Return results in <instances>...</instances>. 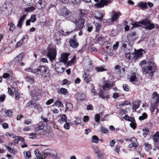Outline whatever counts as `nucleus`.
I'll list each match as a JSON object with an SVG mask.
<instances>
[{
	"instance_id": "obj_14",
	"label": "nucleus",
	"mask_w": 159,
	"mask_h": 159,
	"mask_svg": "<svg viewBox=\"0 0 159 159\" xmlns=\"http://www.w3.org/2000/svg\"><path fill=\"white\" fill-rule=\"evenodd\" d=\"M69 44L70 46L73 48H76L79 45V43L77 42L76 39V35H74L73 38L70 39Z\"/></svg>"
},
{
	"instance_id": "obj_46",
	"label": "nucleus",
	"mask_w": 159,
	"mask_h": 159,
	"mask_svg": "<svg viewBox=\"0 0 159 159\" xmlns=\"http://www.w3.org/2000/svg\"><path fill=\"white\" fill-rule=\"evenodd\" d=\"M12 112L10 110H7L6 112L5 115L6 116L10 117L12 116Z\"/></svg>"
},
{
	"instance_id": "obj_35",
	"label": "nucleus",
	"mask_w": 159,
	"mask_h": 159,
	"mask_svg": "<svg viewBox=\"0 0 159 159\" xmlns=\"http://www.w3.org/2000/svg\"><path fill=\"white\" fill-rule=\"evenodd\" d=\"M8 25L10 26L9 30L13 31L15 29V26L10 21H9Z\"/></svg>"
},
{
	"instance_id": "obj_36",
	"label": "nucleus",
	"mask_w": 159,
	"mask_h": 159,
	"mask_svg": "<svg viewBox=\"0 0 159 159\" xmlns=\"http://www.w3.org/2000/svg\"><path fill=\"white\" fill-rule=\"evenodd\" d=\"M54 104L55 106L57 107H63L62 103L59 100L56 101L55 102Z\"/></svg>"
},
{
	"instance_id": "obj_6",
	"label": "nucleus",
	"mask_w": 159,
	"mask_h": 159,
	"mask_svg": "<svg viewBox=\"0 0 159 159\" xmlns=\"http://www.w3.org/2000/svg\"><path fill=\"white\" fill-rule=\"evenodd\" d=\"M59 15L64 17L66 19H70L72 16L71 12L68 10L65 7L61 8L58 11Z\"/></svg>"
},
{
	"instance_id": "obj_31",
	"label": "nucleus",
	"mask_w": 159,
	"mask_h": 159,
	"mask_svg": "<svg viewBox=\"0 0 159 159\" xmlns=\"http://www.w3.org/2000/svg\"><path fill=\"white\" fill-rule=\"evenodd\" d=\"M130 141L134 147H137L138 146V143L137 142V140L135 138H133L130 139Z\"/></svg>"
},
{
	"instance_id": "obj_44",
	"label": "nucleus",
	"mask_w": 159,
	"mask_h": 159,
	"mask_svg": "<svg viewBox=\"0 0 159 159\" xmlns=\"http://www.w3.org/2000/svg\"><path fill=\"white\" fill-rule=\"evenodd\" d=\"M143 135L144 137H145L149 132V129L147 128H145L143 129Z\"/></svg>"
},
{
	"instance_id": "obj_16",
	"label": "nucleus",
	"mask_w": 159,
	"mask_h": 159,
	"mask_svg": "<svg viewBox=\"0 0 159 159\" xmlns=\"http://www.w3.org/2000/svg\"><path fill=\"white\" fill-rule=\"evenodd\" d=\"M112 13L111 20L112 22L116 20L121 15V13L119 12H116L114 11H113Z\"/></svg>"
},
{
	"instance_id": "obj_38",
	"label": "nucleus",
	"mask_w": 159,
	"mask_h": 159,
	"mask_svg": "<svg viewBox=\"0 0 159 159\" xmlns=\"http://www.w3.org/2000/svg\"><path fill=\"white\" fill-rule=\"evenodd\" d=\"M24 154L25 157L26 159H29V158L31 156V153L29 151L26 152H24Z\"/></svg>"
},
{
	"instance_id": "obj_42",
	"label": "nucleus",
	"mask_w": 159,
	"mask_h": 159,
	"mask_svg": "<svg viewBox=\"0 0 159 159\" xmlns=\"http://www.w3.org/2000/svg\"><path fill=\"white\" fill-rule=\"evenodd\" d=\"M79 100H83L85 99L86 98V95L84 93H81L78 96Z\"/></svg>"
},
{
	"instance_id": "obj_19",
	"label": "nucleus",
	"mask_w": 159,
	"mask_h": 159,
	"mask_svg": "<svg viewBox=\"0 0 159 159\" xmlns=\"http://www.w3.org/2000/svg\"><path fill=\"white\" fill-rule=\"evenodd\" d=\"M98 95L102 99H107L109 97V95L108 94L104 93L102 90H101L99 92Z\"/></svg>"
},
{
	"instance_id": "obj_40",
	"label": "nucleus",
	"mask_w": 159,
	"mask_h": 159,
	"mask_svg": "<svg viewBox=\"0 0 159 159\" xmlns=\"http://www.w3.org/2000/svg\"><path fill=\"white\" fill-rule=\"evenodd\" d=\"M60 93L64 95H65L67 93V90L64 88H61L60 89Z\"/></svg>"
},
{
	"instance_id": "obj_28",
	"label": "nucleus",
	"mask_w": 159,
	"mask_h": 159,
	"mask_svg": "<svg viewBox=\"0 0 159 159\" xmlns=\"http://www.w3.org/2000/svg\"><path fill=\"white\" fill-rule=\"evenodd\" d=\"M79 11L80 12V18H84V20H85V18L86 16V14L85 13V11L84 10L79 9Z\"/></svg>"
},
{
	"instance_id": "obj_60",
	"label": "nucleus",
	"mask_w": 159,
	"mask_h": 159,
	"mask_svg": "<svg viewBox=\"0 0 159 159\" xmlns=\"http://www.w3.org/2000/svg\"><path fill=\"white\" fill-rule=\"evenodd\" d=\"M36 20V16L35 15H32L30 18V21L32 22H34Z\"/></svg>"
},
{
	"instance_id": "obj_37",
	"label": "nucleus",
	"mask_w": 159,
	"mask_h": 159,
	"mask_svg": "<svg viewBox=\"0 0 159 159\" xmlns=\"http://www.w3.org/2000/svg\"><path fill=\"white\" fill-rule=\"evenodd\" d=\"M103 15L99 12L97 13V16H95L96 19H98L99 20L101 21L103 18Z\"/></svg>"
},
{
	"instance_id": "obj_23",
	"label": "nucleus",
	"mask_w": 159,
	"mask_h": 159,
	"mask_svg": "<svg viewBox=\"0 0 159 159\" xmlns=\"http://www.w3.org/2000/svg\"><path fill=\"white\" fill-rule=\"evenodd\" d=\"M112 87V84L108 83H106L105 84L102 86L103 89L105 91L109 90Z\"/></svg>"
},
{
	"instance_id": "obj_11",
	"label": "nucleus",
	"mask_w": 159,
	"mask_h": 159,
	"mask_svg": "<svg viewBox=\"0 0 159 159\" xmlns=\"http://www.w3.org/2000/svg\"><path fill=\"white\" fill-rule=\"evenodd\" d=\"M2 13L6 15H8L10 13V9L9 5L4 4L1 8Z\"/></svg>"
},
{
	"instance_id": "obj_30",
	"label": "nucleus",
	"mask_w": 159,
	"mask_h": 159,
	"mask_svg": "<svg viewBox=\"0 0 159 159\" xmlns=\"http://www.w3.org/2000/svg\"><path fill=\"white\" fill-rule=\"evenodd\" d=\"M34 0H23V2L26 5L30 6L33 5Z\"/></svg>"
},
{
	"instance_id": "obj_13",
	"label": "nucleus",
	"mask_w": 159,
	"mask_h": 159,
	"mask_svg": "<svg viewBox=\"0 0 159 159\" xmlns=\"http://www.w3.org/2000/svg\"><path fill=\"white\" fill-rule=\"evenodd\" d=\"M110 3V0H101L95 6L96 7L100 8L104 7L105 6H107L108 4Z\"/></svg>"
},
{
	"instance_id": "obj_20",
	"label": "nucleus",
	"mask_w": 159,
	"mask_h": 159,
	"mask_svg": "<svg viewBox=\"0 0 159 159\" xmlns=\"http://www.w3.org/2000/svg\"><path fill=\"white\" fill-rule=\"evenodd\" d=\"M66 110L68 111H71L73 108V106L72 103L69 102H66Z\"/></svg>"
},
{
	"instance_id": "obj_15",
	"label": "nucleus",
	"mask_w": 159,
	"mask_h": 159,
	"mask_svg": "<svg viewBox=\"0 0 159 159\" xmlns=\"http://www.w3.org/2000/svg\"><path fill=\"white\" fill-rule=\"evenodd\" d=\"M46 5L44 0H39L36 3V7L39 9H41L44 8Z\"/></svg>"
},
{
	"instance_id": "obj_17",
	"label": "nucleus",
	"mask_w": 159,
	"mask_h": 159,
	"mask_svg": "<svg viewBox=\"0 0 159 159\" xmlns=\"http://www.w3.org/2000/svg\"><path fill=\"white\" fill-rule=\"evenodd\" d=\"M136 35V33L134 32H133L128 34L127 36V39L129 41H134L135 39H136L135 38Z\"/></svg>"
},
{
	"instance_id": "obj_43",
	"label": "nucleus",
	"mask_w": 159,
	"mask_h": 159,
	"mask_svg": "<svg viewBox=\"0 0 159 159\" xmlns=\"http://www.w3.org/2000/svg\"><path fill=\"white\" fill-rule=\"evenodd\" d=\"M147 114L145 113H143L142 116H140L139 117V119L140 120H143L147 118Z\"/></svg>"
},
{
	"instance_id": "obj_4",
	"label": "nucleus",
	"mask_w": 159,
	"mask_h": 159,
	"mask_svg": "<svg viewBox=\"0 0 159 159\" xmlns=\"http://www.w3.org/2000/svg\"><path fill=\"white\" fill-rule=\"evenodd\" d=\"M48 156L52 157L54 159H56L57 156V153L56 151L51 149H48L45 150L43 154L39 159H44Z\"/></svg>"
},
{
	"instance_id": "obj_12",
	"label": "nucleus",
	"mask_w": 159,
	"mask_h": 159,
	"mask_svg": "<svg viewBox=\"0 0 159 159\" xmlns=\"http://www.w3.org/2000/svg\"><path fill=\"white\" fill-rule=\"evenodd\" d=\"M72 31L69 32L67 31L65 33H64V32L63 30H61V32H59L57 34H55V37L56 39V40L57 41V44L58 45H59L60 43V37H59V38L58 39V38H57L56 37H57V36H62L63 35L66 36V34H70Z\"/></svg>"
},
{
	"instance_id": "obj_39",
	"label": "nucleus",
	"mask_w": 159,
	"mask_h": 159,
	"mask_svg": "<svg viewBox=\"0 0 159 159\" xmlns=\"http://www.w3.org/2000/svg\"><path fill=\"white\" fill-rule=\"evenodd\" d=\"M124 118L125 120H128L130 122H133V121H134V120L133 117H129L127 115L125 116L124 117Z\"/></svg>"
},
{
	"instance_id": "obj_53",
	"label": "nucleus",
	"mask_w": 159,
	"mask_h": 159,
	"mask_svg": "<svg viewBox=\"0 0 159 159\" xmlns=\"http://www.w3.org/2000/svg\"><path fill=\"white\" fill-rule=\"evenodd\" d=\"M136 79V75H132L130 78L129 80L131 82H134Z\"/></svg>"
},
{
	"instance_id": "obj_50",
	"label": "nucleus",
	"mask_w": 159,
	"mask_h": 159,
	"mask_svg": "<svg viewBox=\"0 0 159 159\" xmlns=\"http://www.w3.org/2000/svg\"><path fill=\"white\" fill-rule=\"evenodd\" d=\"M95 69L98 72L103 71L107 70L106 69L101 67H96Z\"/></svg>"
},
{
	"instance_id": "obj_25",
	"label": "nucleus",
	"mask_w": 159,
	"mask_h": 159,
	"mask_svg": "<svg viewBox=\"0 0 159 159\" xmlns=\"http://www.w3.org/2000/svg\"><path fill=\"white\" fill-rule=\"evenodd\" d=\"M17 91V90L15 88H13L11 89L9 88H8V93L12 97H13L14 94L15 92Z\"/></svg>"
},
{
	"instance_id": "obj_64",
	"label": "nucleus",
	"mask_w": 159,
	"mask_h": 159,
	"mask_svg": "<svg viewBox=\"0 0 159 159\" xmlns=\"http://www.w3.org/2000/svg\"><path fill=\"white\" fill-rule=\"evenodd\" d=\"M64 127L65 129H70V125L69 123L66 122V123L64 125Z\"/></svg>"
},
{
	"instance_id": "obj_59",
	"label": "nucleus",
	"mask_w": 159,
	"mask_h": 159,
	"mask_svg": "<svg viewBox=\"0 0 159 159\" xmlns=\"http://www.w3.org/2000/svg\"><path fill=\"white\" fill-rule=\"evenodd\" d=\"M100 131L101 132L103 133H106L108 131V130L107 128L103 127H101L100 129Z\"/></svg>"
},
{
	"instance_id": "obj_62",
	"label": "nucleus",
	"mask_w": 159,
	"mask_h": 159,
	"mask_svg": "<svg viewBox=\"0 0 159 159\" xmlns=\"http://www.w3.org/2000/svg\"><path fill=\"white\" fill-rule=\"evenodd\" d=\"M66 119L67 117L65 114L63 115L61 118V120L62 121H64L65 122H67Z\"/></svg>"
},
{
	"instance_id": "obj_2",
	"label": "nucleus",
	"mask_w": 159,
	"mask_h": 159,
	"mask_svg": "<svg viewBox=\"0 0 159 159\" xmlns=\"http://www.w3.org/2000/svg\"><path fill=\"white\" fill-rule=\"evenodd\" d=\"M68 56L69 54L67 53L62 54L61 57L59 58V62L57 63L55 65V70L58 74L63 72V70H59V69L61 67L60 62H62L66 63L67 61Z\"/></svg>"
},
{
	"instance_id": "obj_45",
	"label": "nucleus",
	"mask_w": 159,
	"mask_h": 159,
	"mask_svg": "<svg viewBox=\"0 0 159 159\" xmlns=\"http://www.w3.org/2000/svg\"><path fill=\"white\" fill-rule=\"evenodd\" d=\"M129 52V50L127 52H125V55L126 58H127L129 60H131V57H130V54Z\"/></svg>"
},
{
	"instance_id": "obj_32",
	"label": "nucleus",
	"mask_w": 159,
	"mask_h": 159,
	"mask_svg": "<svg viewBox=\"0 0 159 159\" xmlns=\"http://www.w3.org/2000/svg\"><path fill=\"white\" fill-rule=\"evenodd\" d=\"M24 55L23 53H21L19 54L14 58L15 60L18 61H22Z\"/></svg>"
},
{
	"instance_id": "obj_10",
	"label": "nucleus",
	"mask_w": 159,
	"mask_h": 159,
	"mask_svg": "<svg viewBox=\"0 0 159 159\" xmlns=\"http://www.w3.org/2000/svg\"><path fill=\"white\" fill-rule=\"evenodd\" d=\"M74 23L76 25V29H81L84 27V18H80L78 20H76Z\"/></svg>"
},
{
	"instance_id": "obj_29",
	"label": "nucleus",
	"mask_w": 159,
	"mask_h": 159,
	"mask_svg": "<svg viewBox=\"0 0 159 159\" xmlns=\"http://www.w3.org/2000/svg\"><path fill=\"white\" fill-rule=\"evenodd\" d=\"M153 139L154 142L159 141V132L157 131L152 137Z\"/></svg>"
},
{
	"instance_id": "obj_18",
	"label": "nucleus",
	"mask_w": 159,
	"mask_h": 159,
	"mask_svg": "<svg viewBox=\"0 0 159 159\" xmlns=\"http://www.w3.org/2000/svg\"><path fill=\"white\" fill-rule=\"evenodd\" d=\"M44 126L45 125L44 122L42 121H40L37 124V126L34 128V130L38 131L39 130H42L44 129Z\"/></svg>"
},
{
	"instance_id": "obj_41",
	"label": "nucleus",
	"mask_w": 159,
	"mask_h": 159,
	"mask_svg": "<svg viewBox=\"0 0 159 159\" xmlns=\"http://www.w3.org/2000/svg\"><path fill=\"white\" fill-rule=\"evenodd\" d=\"M91 141L92 142L95 143H98V138L96 135H94L93 136Z\"/></svg>"
},
{
	"instance_id": "obj_54",
	"label": "nucleus",
	"mask_w": 159,
	"mask_h": 159,
	"mask_svg": "<svg viewBox=\"0 0 159 159\" xmlns=\"http://www.w3.org/2000/svg\"><path fill=\"white\" fill-rule=\"evenodd\" d=\"M6 148L8 150V151L11 154H13L14 153V150L12 149L11 148L7 146H5Z\"/></svg>"
},
{
	"instance_id": "obj_58",
	"label": "nucleus",
	"mask_w": 159,
	"mask_h": 159,
	"mask_svg": "<svg viewBox=\"0 0 159 159\" xmlns=\"http://www.w3.org/2000/svg\"><path fill=\"white\" fill-rule=\"evenodd\" d=\"M130 102L128 101H125V102H122L121 104H120L119 106L121 107L122 106L125 105L129 104Z\"/></svg>"
},
{
	"instance_id": "obj_33",
	"label": "nucleus",
	"mask_w": 159,
	"mask_h": 159,
	"mask_svg": "<svg viewBox=\"0 0 159 159\" xmlns=\"http://www.w3.org/2000/svg\"><path fill=\"white\" fill-rule=\"evenodd\" d=\"M34 105H36V103L33 101H30L26 104L27 107H30L31 108H34L35 107Z\"/></svg>"
},
{
	"instance_id": "obj_55",
	"label": "nucleus",
	"mask_w": 159,
	"mask_h": 159,
	"mask_svg": "<svg viewBox=\"0 0 159 159\" xmlns=\"http://www.w3.org/2000/svg\"><path fill=\"white\" fill-rule=\"evenodd\" d=\"M95 31L96 32L98 31L100 27V24L96 23L95 24Z\"/></svg>"
},
{
	"instance_id": "obj_48",
	"label": "nucleus",
	"mask_w": 159,
	"mask_h": 159,
	"mask_svg": "<svg viewBox=\"0 0 159 159\" xmlns=\"http://www.w3.org/2000/svg\"><path fill=\"white\" fill-rule=\"evenodd\" d=\"M24 123L27 125H29L32 123V120L31 119H27L25 120Z\"/></svg>"
},
{
	"instance_id": "obj_57",
	"label": "nucleus",
	"mask_w": 159,
	"mask_h": 159,
	"mask_svg": "<svg viewBox=\"0 0 159 159\" xmlns=\"http://www.w3.org/2000/svg\"><path fill=\"white\" fill-rule=\"evenodd\" d=\"M123 88L124 90L126 91H129V87L127 84H124L123 86Z\"/></svg>"
},
{
	"instance_id": "obj_3",
	"label": "nucleus",
	"mask_w": 159,
	"mask_h": 159,
	"mask_svg": "<svg viewBox=\"0 0 159 159\" xmlns=\"http://www.w3.org/2000/svg\"><path fill=\"white\" fill-rule=\"evenodd\" d=\"M35 73H37L44 77H49L50 75L48 68L44 66H39L38 68L35 70Z\"/></svg>"
},
{
	"instance_id": "obj_5",
	"label": "nucleus",
	"mask_w": 159,
	"mask_h": 159,
	"mask_svg": "<svg viewBox=\"0 0 159 159\" xmlns=\"http://www.w3.org/2000/svg\"><path fill=\"white\" fill-rule=\"evenodd\" d=\"M152 100L151 101V108L154 111V110L158 109L157 108L158 103L159 102V94H157L156 92L153 93L152 95Z\"/></svg>"
},
{
	"instance_id": "obj_51",
	"label": "nucleus",
	"mask_w": 159,
	"mask_h": 159,
	"mask_svg": "<svg viewBox=\"0 0 159 159\" xmlns=\"http://www.w3.org/2000/svg\"><path fill=\"white\" fill-rule=\"evenodd\" d=\"M26 80L27 82H30L31 81V84H34V80L32 78H30L28 76H26Z\"/></svg>"
},
{
	"instance_id": "obj_49",
	"label": "nucleus",
	"mask_w": 159,
	"mask_h": 159,
	"mask_svg": "<svg viewBox=\"0 0 159 159\" xmlns=\"http://www.w3.org/2000/svg\"><path fill=\"white\" fill-rule=\"evenodd\" d=\"M142 49L138 50L135 53V56L137 57H139L142 55Z\"/></svg>"
},
{
	"instance_id": "obj_27",
	"label": "nucleus",
	"mask_w": 159,
	"mask_h": 159,
	"mask_svg": "<svg viewBox=\"0 0 159 159\" xmlns=\"http://www.w3.org/2000/svg\"><path fill=\"white\" fill-rule=\"evenodd\" d=\"M83 78L84 80L87 83H88L90 79V77L87 74L86 72H84L83 75Z\"/></svg>"
},
{
	"instance_id": "obj_22",
	"label": "nucleus",
	"mask_w": 159,
	"mask_h": 159,
	"mask_svg": "<svg viewBox=\"0 0 159 159\" xmlns=\"http://www.w3.org/2000/svg\"><path fill=\"white\" fill-rule=\"evenodd\" d=\"M137 7L141 8L142 10L146 9L148 8L147 3L145 2H141L139 3Z\"/></svg>"
},
{
	"instance_id": "obj_7",
	"label": "nucleus",
	"mask_w": 159,
	"mask_h": 159,
	"mask_svg": "<svg viewBox=\"0 0 159 159\" xmlns=\"http://www.w3.org/2000/svg\"><path fill=\"white\" fill-rule=\"evenodd\" d=\"M139 23L145 26L144 28L147 30H151L154 28L153 24L150 23V21L148 19H145L139 22Z\"/></svg>"
},
{
	"instance_id": "obj_34",
	"label": "nucleus",
	"mask_w": 159,
	"mask_h": 159,
	"mask_svg": "<svg viewBox=\"0 0 159 159\" xmlns=\"http://www.w3.org/2000/svg\"><path fill=\"white\" fill-rule=\"evenodd\" d=\"M35 10V7L34 6H32L30 7H26L25 8V12H31Z\"/></svg>"
},
{
	"instance_id": "obj_21",
	"label": "nucleus",
	"mask_w": 159,
	"mask_h": 159,
	"mask_svg": "<svg viewBox=\"0 0 159 159\" xmlns=\"http://www.w3.org/2000/svg\"><path fill=\"white\" fill-rule=\"evenodd\" d=\"M43 134L49 138L52 137L53 135V131L52 130H48L44 131H43Z\"/></svg>"
},
{
	"instance_id": "obj_26",
	"label": "nucleus",
	"mask_w": 159,
	"mask_h": 159,
	"mask_svg": "<svg viewBox=\"0 0 159 159\" xmlns=\"http://www.w3.org/2000/svg\"><path fill=\"white\" fill-rule=\"evenodd\" d=\"M141 101L140 100H137V101L133 102L132 109L133 110H136L139 107Z\"/></svg>"
},
{
	"instance_id": "obj_47",
	"label": "nucleus",
	"mask_w": 159,
	"mask_h": 159,
	"mask_svg": "<svg viewBox=\"0 0 159 159\" xmlns=\"http://www.w3.org/2000/svg\"><path fill=\"white\" fill-rule=\"evenodd\" d=\"M80 3V0H69V4L71 3L73 5Z\"/></svg>"
},
{
	"instance_id": "obj_8",
	"label": "nucleus",
	"mask_w": 159,
	"mask_h": 159,
	"mask_svg": "<svg viewBox=\"0 0 159 159\" xmlns=\"http://www.w3.org/2000/svg\"><path fill=\"white\" fill-rule=\"evenodd\" d=\"M30 92L32 98L35 100L38 99V97L41 93V90L35 86L31 87Z\"/></svg>"
},
{
	"instance_id": "obj_56",
	"label": "nucleus",
	"mask_w": 159,
	"mask_h": 159,
	"mask_svg": "<svg viewBox=\"0 0 159 159\" xmlns=\"http://www.w3.org/2000/svg\"><path fill=\"white\" fill-rule=\"evenodd\" d=\"M154 142V146L155 147L153 148L154 150H156L157 149L159 150V141L156 142Z\"/></svg>"
},
{
	"instance_id": "obj_1",
	"label": "nucleus",
	"mask_w": 159,
	"mask_h": 159,
	"mask_svg": "<svg viewBox=\"0 0 159 159\" xmlns=\"http://www.w3.org/2000/svg\"><path fill=\"white\" fill-rule=\"evenodd\" d=\"M148 66H144L142 69L143 73L152 77L156 71V65L152 59H149L147 62Z\"/></svg>"
},
{
	"instance_id": "obj_63",
	"label": "nucleus",
	"mask_w": 159,
	"mask_h": 159,
	"mask_svg": "<svg viewBox=\"0 0 159 159\" xmlns=\"http://www.w3.org/2000/svg\"><path fill=\"white\" fill-rule=\"evenodd\" d=\"M97 154L98 155V159H103V154L100 151L97 153Z\"/></svg>"
},
{
	"instance_id": "obj_24",
	"label": "nucleus",
	"mask_w": 159,
	"mask_h": 159,
	"mask_svg": "<svg viewBox=\"0 0 159 159\" xmlns=\"http://www.w3.org/2000/svg\"><path fill=\"white\" fill-rule=\"evenodd\" d=\"M26 16L25 15H23L20 18L18 22L17 26L19 28L22 27V22L25 19Z\"/></svg>"
},
{
	"instance_id": "obj_9",
	"label": "nucleus",
	"mask_w": 159,
	"mask_h": 159,
	"mask_svg": "<svg viewBox=\"0 0 159 159\" xmlns=\"http://www.w3.org/2000/svg\"><path fill=\"white\" fill-rule=\"evenodd\" d=\"M57 55L56 49L54 48H51L48 49L47 53V56L49 58L50 61L52 62L55 60Z\"/></svg>"
},
{
	"instance_id": "obj_61",
	"label": "nucleus",
	"mask_w": 159,
	"mask_h": 159,
	"mask_svg": "<svg viewBox=\"0 0 159 159\" xmlns=\"http://www.w3.org/2000/svg\"><path fill=\"white\" fill-rule=\"evenodd\" d=\"M95 120L96 122H99L100 120V116L99 114H97L95 115Z\"/></svg>"
},
{
	"instance_id": "obj_52",
	"label": "nucleus",
	"mask_w": 159,
	"mask_h": 159,
	"mask_svg": "<svg viewBox=\"0 0 159 159\" xmlns=\"http://www.w3.org/2000/svg\"><path fill=\"white\" fill-rule=\"evenodd\" d=\"M130 125L133 129H135L136 127V124L135 120H134V121L131 122V123L130 124Z\"/></svg>"
}]
</instances>
